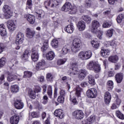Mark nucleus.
Listing matches in <instances>:
<instances>
[{"label":"nucleus","mask_w":124,"mask_h":124,"mask_svg":"<svg viewBox=\"0 0 124 124\" xmlns=\"http://www.w3.org/2000/svg\"><path fill=\"white\" fill-rule=\"evenodd\" d=\"M37 14V18L40 20L42 17H44V15H45V13L42 10H40L38 12H36Z\"/></svg>","instance_id":"72a5a7b5"},{"label":"nucleus","mask_w":124,"mask_h":124,"mask_svg":"<svg viewBox=\"0 0 124 124\" xmlns=\"http://www.w3.org/2000/svg\"><path fill=\"white\" fill-rule=\"evenodd\" d=\"M29 96L32 99H34L35 98V92L32 90H31L29 92Z\"/></svg>","instance_id":"8fccbe9b"},{"label":"nucleus","mask_w":124,"mask_h":124,"mask_svg":"<svg viewBox=\"0 0 124 124\" xmlns=\"http://www.w3.org/2000/svg\"><path fill=\"white\" fill-rule=\"evenodd\" d=\"M97 33H98V38H99V39H101V38H102V33H103V32L99 30V31H97Z\"/></svg>","instance_id":"0e129e2a"},{"label":"nucleus","mask_w":124,"mask_h":124,"mask_svg":"<svg viewBox=\"0 0 124 124\" xmlns=\"http://www.w3.org/2000/svg\"><path fill=\"white\" fill-rule=\"evenodd\" d=\"M29 56H30V53L28 50H25L23 54L21 56L22 61H27L29 59Z\"/></svg>","instance_id":"c9c22d12"},{"label":"nucleus","mask_w":124,"mask_h":124,"mask_svg":"<svg viewBox=\"0 0 124 124\" xmlns=\"http://www.w3.org/2000/svg\"><path fill=\"white\" fill-rule=\"evenodd\" d=\"M7 27L9 31H13L16 30V24L14 23L13 21L9 20L7 22Z\"/></svg>","instance_id":"f8f14e48"},{"label":"nucleus","mask_w":124,"mask_h":124,"mask_svg":"<svg viewBox=\"0 0 124 124\" xmlns=\"http://www.w3.org/2000/svg\"><path fill=\"white\" fill-rule=\"evenodd\" d=\"M6 61L5 60V58L2 57L0 59V67H2V66H4Z\"/></svg>","instance_id":"864d4df0"},{"label":"nucleus","mask_w":124,"mask_h":124,"mask_svg":"<svg viewBox=\"0 0 124 124\" xmlns=\"http://www.w3.org/2000/svg\"><path fill=\"white\" fill-rule=\"evenodd\" d=\"M4 49H5V46L4 44L0 43V54H1L3 51H4Z\"/></svg>","instance_id":"13d9d810"},{"label":"nucleus","mask_w":124,"mask_h":124,"mask_svg":"<svg viewBox=\"0 0 124 124\" xmlns=\"http://www.w3.org/2000/svg\"><path fill=\"white\" fill-rule=\"evenodd\" d=\"M47 93L49 97L52 98V86H49L48 87Z\"/></svg>","instance_id":"603ef678"},{"label":"nucleus","mask_w":124,"mask_h":124,"mask_svg":"<svg viewBox=\"0 0 124 124\" xmlns=\"http://www.w3.org/2000/svg\"><path fill=\"white\" fill-rule=\"evenodd\" d=\"M95 118L94 116H91L88 119L83 120L82 123V124H92L94 122Z\"/></svg>","instance_id":"b1692460"},{"label":"nucleus","mask_w":124,"mask_h":124,"mask_svg":"<svg viewBox=\"0 0 124 124\" xmlns=\"http://www.w3.org/2000/svg\"><path fill=\"white\" fill-rule=\"evenodd\" d=\"M124 20V14L119 15L117 17V22L119 24H120L121 22H123Z\"/></svg>","instance_id":"37998d69"},{"label":"nucleus","mask_w":124,"mask_h":124,"mask_svg":"<svg viewBox=\"0 0 124 124\" xmlns=\"http://www.w3.org/2000/svg\"><path fill=\"white\" fill-rule=\"evenodd\" d=\"M31 58L33 62H37L38 61L39 54H38V47L37 46L32 48Z\"/></svg>","instance_id":"6e6552de"},{"label":"nucleus","mask_w":124,"mask_h":124,"mask_svg":"<svg viewBox=\"0 0 124 124\" xmlns=\"http://www.w3.org/2000/svg\"><path fill=\"white\" fill-rule=\"evenodd\" d=\"M74 90L76 91V95L78 96V97H81L82 89L80 88V86H79V85H77Z\"/></svg>","instance_id":"2f4dec72"},{"label":"nucleus","mask_w":124,"mask_h":124,"mask_svg":"<svg viewBox=\"0 0 124 124\" xmlns=\"http://www.w3.org/2000/svg\"><path fill=\"white\" fill-rule=\"evenodd\" d=\"M2 10L5 13L4 17L5 19H10L12 16V13L11 12V8L8 5H4L3 7Z\"/></svg>","instance_id":"423d86ee"},{"label":"nucleus","mask_w":124,"mask_h":124,"mask_svg":"<svg viewBox=\"0 0 124 124\" xmlns=\"http://www.w3.org/2000/svg\"><path fill=\"white\" fill-rule=\"evenodd\" d=\"M62 79V81H63V82H65L66 83L68 88L70 89V85L68 84V82H69V81H71V78L64 76L63 77Z\"/></svg>","instance_id":"4c0bfd02"},{"label":"nucleus","mask_w":124,"mask_h":124,"mask_svg":"<svg viewBox=\"0 0 124 124\" xmlns=\"http://www.w3.org/2000/svg\"><path fill=\"white\" fill-rule=\"evenodd\" d=\"M64 98H65V97L60 95L58 97L57 101L58 102H60V103H63V102H64Z\"/></svg>","instance_id":"6e6d98bb"},{"label":"nucleus","mask_w":124,"mask_h":124,"mask_svg":"<svg viewBox=\"0 0 124 124\" xmlns=\"http://www.w3.org/2000/svg\"><path fill=\"white\" fill-rule=\"evenodd\" d=\"M46 64V62L45 60H42L41 62H39L38 63L36 66V69L37 70H40L43 69L44 66Z\"/></svg>","instance_id":"4be33fe9"},{"label":"nucleus","mask_w":124,"mask_h":124,"mask_svg":"<svg viewBox=\"0 0 124 124\" xmlns=\"http://www.w3.org/2000/svg\"><path fill=\"white\" fill-rule=\"evenodd\" d=\"M49 47V41L47 40H46L43 44V46L42 47V50L43 52L46 51Z\"/></svg>","instance_id":"58836bf2"},{"label":"nucleus","mask_w":124,"mask_h":124,"mask_svg":"<svg viewBox=\"0 0 124 124\" xmlns=\"http://www.w3.org/2000/svg\"><path fill=\"white\" fill-rule=\"evenodd\" d=\"M112 21L107 20L104 22L102 25V27L105 29H106L107 28H110V27L112 26Z\"/></svg>","instance_id":"f704fd0d"},{"label":"nucleus","mask_w":124,"mask_h":124,"mask_svg":"<svg viewBox=\"0 0 124 124\" xmlns=\"http://www.w3.org/2000/svg\"><path fill=\"white\" fill-rule=\"evenodd\" d=\"M17 80L18 81H21L23 79V78H18L17 76H15L14 75H9L7 78V80L9 82H11L12 81H14V80Z\"/></svg>","instance_id":"412c9836"},{"label":"nucleus","mask_w":124,"mask_h":124,"mask_svg":"<svg viewBox=\"0 0 124 124\" xmlns=\"http://www.w3.org/2000/svg\"><path fill=\"white\" fill-rule=\"evenodd\" d=\"M7 32H6V28L4 24H1L0 25V34L1 36H5Z\"/></svg>","instance_id":"a878e982"},{"label":"nucleus","mask_w":124,"mask_h":124,"mask_svg":"<svg viewBox=\"0 0 124 124\" xmlns=\"http://www.w3.org/2000/svg\"><path fill=\"white\" fill-rule=\"evenodd\" d=\"M11 91L12 93H16L19 92V87L17 85H13L11 87Z\"/></svg>","instance_id":"e433bc0d"},{"label":"nucleus","mask_w":124,"mask_h":124,"mask_svg":"<svg viewBox=\"0 0 124 124\" xmlns=\"http://www.w3.org/2000/svg\"><path fill=\"white\" fill-rule=\"evenodd\" d=\"M31 116L32 117V118H38V116H39V114L36 112H32L31 113Z\"/></svg>","instance_id":"680f3d73"},{"label":"nucleus","mask_w":124,"mask_h":124,"mask_svg":"<svg viewBox=\"0 0 124 124\" xmlns=\"http://www.w3.org/2000/svg\"><path fill=\"white\" fill-rule=\"evenodd\" d=\"M104 99L106 104H109L110 103V101H111V94H110L109 92L105 93Z\"/></svg>","instance_id":"cd10ccee"},{"label":"nucleus","mask_w":124,"mask_h":124,"mask_svg":"<svg viewBox=\"0 0 124 124\" xmlns=\"http://www.w3.org/2000/svg\"><path fill=\"white\" fill-rule=\"evenodd\" d=\"M61 10L65 12L69 11L70 14H76V12H77V7L76 6L72 7V5L70 2H67L62 7Z\"/></svg>","instance_id":"f03ea898"},{"label":"nucleus","mask_w":124,"mask_h":124,"mask_svg":"<svg viewBox=\"0 0 124 124\" xmlns=\"http://www.w3.org/2000/svg\"><path fill=\"white\" fill-rule=\"evenodd\" d=\"M95 66H96V62L94 61H90L87 65V68L89 69V70H93Z\"/></svg>","instance_id":"c85d7f7f"},{"label":"nucleus","mask_w":124,"mask_h":124,"mask_svg":"<svg viewBox=\"0 0 124 124\" xmlns=\"http://www.w3.org/2000/svg\"><path fill=\"white\" fill-rule=\"evenodd\" d=\"M93 56V52L91 50L82 51L78 54V58L82 61H86L91 59Z\"/></svg>","instance_id":"20e7f679"},{"label":"nucleus","mask_w":124,"mask_h":124,"mask_svg":"<svg viewBox=\"0 0 124 124\" xmlns=\"http://www.w3.org/2000/svg\"><path fill=\"white\" fill-rule=\"evenodd\" d=\"M93 71H94L96 73H98V72H100V70H101V68L100 67V65H97L94 67L93 69Z\"/></svg>","instance_id":"09e8293b"},{"label":"nucleus","mask_w":124,"mask_h":124,"mask_svg":"<svg viewBox=\"0 0 124 124\" xmlns=\"http://www.w3.org/2000/svg\"><path fill=\"white\" fill-rule=\"evenodd\" d=\"M60 96L65 97V91H64V90L62 89H61L60 92Z\"/></svg>","instance_id":"774afa93"},{"label":"nucleus","mask_w":124,"mask_h":124,"mask_svg":"<svg viewBox=\"0 0 124 124\" xmlns=\"http://www.w3.org/2000/svg\"><path fill=\"white\" fill-rule=\"evenodd\" d=\"M42 88L43 89V94H45L47 91V86L46 85H44L42 86Z\"/></svg>","instance_id":"338daca9"},{"label":"nucleus","mask_w":124,"mask_h":124,"mask_svg":"<svg viewBox=\"0 0 124 124\" xmlns=\"http://www.w3.org/2000/svg\"><path fill=\"white\" fill-rule=\"evenodd\" d=\"M62 51L63 55H66V54L69 53V52H70V47L69 46V45H67L64 46L62 48Z\"/></svg>","instance_id":"7c9ffc66"},{"label":"nucleus","mask_w":124,"mask_h":124,"mask_svg":"<svg viewBox=\"0 0 124 124\" xmlns=\"http://www.w3.org/2000/svg\"><path fill=\"white\" fill-rule=\"evenodd\" d=\"M19 121H20V118L18 115H15L10 119L11 124H18Z\"/></svg>","instance_id":"dca6fc26"},{"label":"nucleus","mask_w":124,"mask_h":124,"mask_svg":"<svg viewBox=\"0 0 124 124\" xmlns=\"http://www.w3.org/2000/svg\"><path fill=\"white\" fill-rule=\"evenodd\" d=\"M26 18L27 21L30 23V24H31V25L34 24V22H35V17L34 16L32 15H28L26 16Z\"/></svg>","instance_id":"393cba45"},{"label":"nucleus","mask_w":124,"mask_h":124,"mask_svg":"<svg viewBox=\"0 0 124 124\" xmlns=\"http://www.w3.org/2000/svg\"><path fill=\"white\" fill-rule=\"evenodd\" d=\"M124 79V73H118L115 76V79L116 82L118 84H121L123 82V79Z\"/></svg>","instance_id":"4468645a"},{"label":"nucleus","mask_w":124,"mask_h":124,"mask_svg":"<svg viewBox=\"0 0 124 124\" xmlns=\"http://www.w3.org/2000/svg\"><path fill=\"white\" fill-rule=\"evenodd\" d=\"M118 44V42H117L115 40H112L110 41V46L112 47H115L117 46V45Z\"/></svg>","instance_id":"bf43d9fd"},{"label":"nucleus","mask_w":124,"mask_h":124,"mask_svg":"<svg viewBox=\"0 0 124 124\" xmlns=\"http://www.w3.org/2000/svg\"><path fill=\"white\" fill-rule=\"evenodd\" d=\"M34 92L36 93H40L41 92V87L39 85H35L34 88Z\"/></svg>","instance_id":"3c124183"},{"label":"nucleus","mask_w":124,"mask_h":124,"mask_svg":"<svg viewBox=\"0 0 124 124\" xmlns=\"http://www.w3.org/2000/svg\"><path fill=\"white\" fill-rule=\"evenodd\" d=\"M81 19L87 24H91V22H92V18L89 16H83Z\"/></svg>","instance_id":"473e14b6"},{"label":"nucleus","mask_w":124,"mask_h":124,"mask_svg":"<svg viewBox=\"0 0 124 124\" xmlns=\"http://www.w3.org/2000/svg\"><path fill=\"white\" fill-rule=\"evenodd\" d=\"M79 75L78 76L79 80H83L86 77L87 74L88 73V71L85 69H81L79 71Z\"/></svg>","instance_id":"6ab92c4d"},{"label":"nucleus","mask_w":124,"mask_h":124,"mask_svg":"<svg viewBox=\"0 0 124 124\" xmlns=\"http://www.w3.org/2000/svg\"><path fill=\"white\" fill-rule=\"evenodd\" d=\"M108 62H113V63H115L119 61V57L117 55H112L110 56L108 58Z\"/></svg>","instance_id":"c756f323"},{"label":"nucleus","mask_w":124,"mask_h":124,"mask_svg":"<svg viewBox=\"0 0 124 124\" xmlns=\"http://www.w3.org/2000/svg\"><path fill=\"white\" fill-rule=\"evenodd\" d=\"M64 30L66 32H68V33H72L73 31H74V26H73V24L71 23V24L67 26L65 28Z\"/></svg>","instance_id":"bb28decb"},{"label":"nucleus","mask_w":124,"mask_h":124,"mask_svg":"<svg viewBox=\"0 0 124 124\" xmlns=\"http://www.w3.org/2000/svg\"><path fill=\"white\" fill-rule=\"evenodd\" d=\"M77 27L79 31H85V29H86V24L85 23V22L80 21L78 22Z\"/></svg>","instance_id":"aec40b11"},{"label":"nucleus","mask_w":124,"mask_h":124,"mask_svg":"<svg viewBox=\"0 0 124 124\" xmlns=\"http://www.w3.org/2000/svg\"><path fill=\"white\" fill-rule=\"evenodd\" d=\"M70 101L72 102L74 105H77V104H78V102L77 101V99H76V98H71Z\"/></svg>","instance_id":"e2e57ef3"},{"label":"nucleus","mask_w":124,"mask_h":124,"mask_svg":"<svg viewBox=\"0 0 124 124\" xmlns=\"http://www.w3.org/2000/svg\"><path fill=\"white\" fill-rule=\"evenodd\" d=\"M48 96L47 95H45L43 97V101L42 103L43 104H44V105H46L47 103H48Z\"/></svg>","instance_id":"5fc2aeb1"},{"label":"nucleus","mask_w":124,"mask_h":124,"mask_svg":"<svg viewBox=\"0 0 124 124\" xmlns=\"http://www.w3.org/2000/svg\"><path fill=\"white\" fill-rule=\"evenodd\" d=\"M46 79H47L48 81L51 80L53 79V76H52V74H51V73H48L46 75Z\"/></svg>","instance_id":"69168bd1"},{"label":"nucleus","mask_w":124,"mask_h":124,"mask_svg":"<svg viewBox=\"0 0 124 124\" xmlns=\"http://www.w3.org/2000/svg\"><path fill=\"white\" fill-rule=\"evenodd\" d=\"M35 34V31L29 28L26 29V36L28 38H32Z\"/></svg>","instance_id":"a211bd4d"},{"label":"nucleus","mask_w":124,"mask_h":124,"mask_svg":"<svg viewBox=\"0 0 124 124\" xmlns=\"http://www.w3.org/2000/svg\"><path fill=\"white\" fill-rule=\"evenodd\" d=\"M68 75L71 77L75 76L79 74V70H78V64L76 62H74L71 64L70 69L67 72Z\"/></svg>","instance_id":"7ed1b4c3"},{"label":"nucleus","mask_w":124,"mask_h":124,"mask_svg":"<svg viewBox=\"0 0 124 124\" xmlns=\"http://www.w3.org/2000/svg\"><path fill=\"white\" fill-rule=\"evenodd\" d=\"M24 34L21 32H19L16 36V44L20 45L22 44L24 41Z\"/></svg>","instance_id":"9b49d317"},{"label":"nucleus","mask_w":124,"mask_h":124,"mask_svg":"<svg viewBox=\"0 0 124 124\" xmlns=\"http://www.w3.org/2000/svg\"><path fill=\"white\" fill-rule=\"evenodd\" d=\"M55 52L53 51L47 52L46 55V58L47 61H53L55 59Z\"/></svg>","instance_id":"f3484780"},{"label":"nucleus","mask_w":124,"mask_h":124,"mask_svg":"<svg viewBox=\"0 0 124 124\" xmlns=\"http://www.w3.org/2000/svg\"><path fill=\"white\" fill-rule=\"evenodd\" d=\"M31 6H32V2L31 0H27L26 8H28H28L31 9Z\"/></svg>","instance_id":"4d7b16f0"},{"label":"nucleus","mask_w":124,"mask_h":124,"mask_svg":"<svg viewBox=\"0 0 124 124\" xmlns=\"http://www.w3.org/2000/svg\"><path fill=\"white\" fill-rule=\"evenodd\" d=\"M91 44L93 48H95V49H98L99 47V43L97 42H95L94 40L91 42Z\"/></svg>","instance_id":"49530a36"},{"label":"nucleus","mask_w":124,"mask_h":124,"mask_svg":"<svg viewBox=\"0 0 124 124\" xmlns=\"http://www.w3.org/2000/svg\"><path fill=\"white\" fill-rule=\"evenodd\" d=\"M91 5H92V1H91V0H87L85 3L86 7L89 8V7H91Z\"/></svg>","instance_id":"052dcab7"},{"label":"nucleus","mask_w":124,"mask_h":124,"mask_svg":"<svg viewBox=\"0 0 124 124\" xmlns=\"http://www.w3.org/2000/svg\"><path fill=\"white\" fill-rule=\"evenodd\" d=\"M99 27H100L99 22L97 20H93L92 22L91 31L93 33H97V31H99V29H98Z\"/></svg>","instance_id":"1a4fd4ad"},{"label":"nucleus","mask_w":124,"mask_h":124,"mask_svg":"<svg viewBox=\"0 0 124 124\" xmlns=\"http://www.w3.org/2000/svg\"><path fill=\"white\" fill-rule=\"evenodd\" d=\"M66 62V59H60L57 61V63L58 65H62V64H64V63H65Z\"/></svg>","instance_id":"c03bdc74"},{"label":"nucleus","mask_w":124,"mask_h":124,"mask_svg":"<svg viewBox=\"0 0 124 124\" xmlns=\"http://www.w3.org/2000/svg\"><path fill=\"white\" fill-rule=\"evenodd\" d=\"M32 75V73H31V72L30 71H25L24 72V76L23 77H21V78H30V77H31Z\"/></svg>","instance_id":"79ce46f5"},{"label":"nucleus","mask_w":124,"mask_h":124,"mask_svg":"<svg viewBox=\"0 0 124 124\" xmlns=\"http://www.w3.org/2000/svg\"><path fill=\"white\" fill-rule=\"evenodd\" d=\"M51 45L53 48H58L59 46V41L58 40L54 39L51 42Z\"/></svg>","instance_id":"a19ab883"},{"label":"nucleus","mask_w":124,"mask_h":124,"mask_svg":"<svg viewBox=\"0 0 124 124\" xmlns=\"http://www.w3.org/2000/svg\"><path fill=\"white\" fill-rule=\"evenodd\" d=\"M44 5L46 8H48L47 6L50 8H57L59 6V2L56 0H47L45 1Z\"/></svg>","instance_id":"39448f33"},{"label":"nucleus","mask_w":124,"mask_h":124,"mask_svg":"<svg viewBox=\"0 0 124 124\" xmlns=\"http://www.w3.org/2000/svg\"><path fill=\"white\" fill-rule=\"evenodd\" d=\"M86 95L88 98H96L97 90L95 88H91L86 92Z\"/></svg>","instance_id":"0eeeda50"},{"label":"nucleus","mask_w":124,"mask_h":124,"mask_svg":"<svg viewBox=\"0 0 124 124\" xmlns=\"http://www.w3.org/2000/svg\"><path fill=\"white\" fill-rule=\"evenodd\" d=\"M54 115L56 117H58L59 119H63L64 117V113L62 109H56L54 111Z\"/></svg>","instance_id":"2eb2a0df"},{"label":"nucleus","mask_w":124,"mask_h":124,"mask_svg":"<svg viewBox=\"0 0 124 124\" xmlns=\"http://www.w3.org/2000/svg\"><path fill=\"white\" fill-rule=\"evenodd\" d=\"M114 32V29H110L109 30H108L107 32V36L108 37H112L113 36V33Z\"/></svg>","instance_id":"a18cd8bd"},{"label":"nucleus","mask_w":124,"mask_h":124,"mask_svg":"<svg viewBox=\"0 0 124 124\" xmlns=\"http://www.w3.org/2000/svg\"><path fill=\"white\" fill-rule=\"evenodd\" d=\"M14 105L16 109H23L24 108V103L21 100H16Z\"/></svg>","instance_id":"ddd939ff"},{"label":"nucleus","mask_w":124,"mask_h":124,"mask_svg":"<svg viewBox=\"0 0 124 124\" xmlns=\"http://www.w3.org/2000/svg\"><path fill=\"white\" fill-rule=\"evenodd\" d=\"M89 83L92 86H93L95 84V81L94 80V77L93 75H89L88 76Z\"/></svg>","instance_id":"ea45409f"},{"label":"nucleus","mask_w":124,"mask_h":124,"mask_svg":"<svg viewBox=\"0 0 124 124\" xmlns=\"http://www.w3.org/2000/svg\"><path fill=\"white\" fill-rule=\"evenodd\" d=\"M82 45V41L79 38H76L73 40L72 44L71 46V51L74 53H77L80 51V47Z\"/></svg>","instance_id":"f257e3e1"},{"label":"nucleus","mask_w":124,"mask_h":124,"mask_svg":"<svg viewBox=\"0 0 124 124\" xmlns=\"http://www.w3.org/2000/svg\"><path fill=\"white\" fill-rule=\"evenodd\" d=\"M100 53L102 57H103V58H108V57L110 55V50L105 48L102 49Z\"/></svg>","instance_id":"5701e85b"},{"label":"nucleus","mask_w":124,"mask_h":124,"mask_svg":"<svg viewBox=\"0 0 124 124\" xmlns=\"http://www.w3.org/2000/svg\"><path fill=\"white\" fill-rule=\"evenodd\" d=\"M73 116L77 120H82L84 118V112L81 110H78L73 112Z\"/></svg>","instance_id":"9d476101"},{"label":"nucleus","mask_w":124,"mask_h":124,"mask_svg":"<svg viewBox=\"0 0 124 124\" xmlns=\"http://www.w3.org/2000/svg\"><path fill=\"white\" fill-rule=\"evenodd\" d=\"M116 116L119 119L121 120H124V115L120 111H116Z\"/></svg>","instance_id":"de8ad7c7"}]
</instances>
